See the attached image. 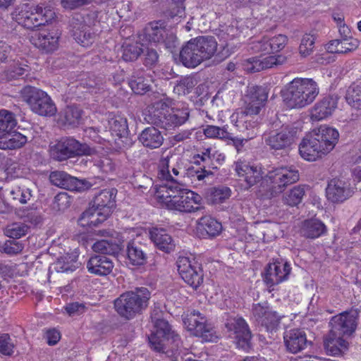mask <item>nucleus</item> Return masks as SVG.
Returning <instances> with one entry per match:
<instances>
[{
    "instance_id": "obj_1",
    "label": "nucleus",
    "mask_w": 361,
    "mask_h": 361,
    "mask_svg": "<svg viewBox=\"0 0 361 361\" xmlns=\"http://www.w3.org/2000/svg\"><path fill=\"white\" fill-rule=\"evenodd\" d=\"M288 42L284 35L271 36L267 32L250 37V54L258 56L250 58V72H259L264 69L283 64L286 57L283 55H270L281 51Z\"/></svg>"
},
{
    "instance_id": "obj_2",
    "label": "nucleus",
    "mask_w": 361,
    "mask_h": 361,
    "mask_svg": "<svg viewBox=\"0 0 361 361\" xmlns=\"http://www.w3.org/2000/svg\"><path fill=\"white\" fill-rule=\"evenodd\" d=\"M339 139L338 131L326 125H321L305 135L299 145L302 159L314 161L331 152Z\"/></svg>"
},
{
    "instance_id": "obj_3",
    "label": "nucleus",
    "mask_w": 361,
    "mask_h": 361,
    "mask_svg": "<svg viewBox=\"0 0 361 361\" xmlns=\"http://www.w3.org/2000/svg\"><path fill=\"white\" fill-rule=\"evenodd\" d=\"M182 183L161 185L155 197L168 209L183 213L195 212L200 209L202 197L193 191L183 188Z\"/></svg>"
},
{
    "instance_id": "obj_4",
    "label": "nucleus",
    "mask_w": 361,
    "mask_h": 361,
    "mask_svg": "<svg viewBox=\"0 0 361 361\" xmlns=\"http://www.w3.org/2000/svg\"><path fill=\"white\" fill-rule=\"evenodd\" d=\"M190 116L188 107L171 108L160 100L149 107L145 119L149 123L166 130H173L184 124Z\"/></svg>"
},
{
    "instance_id": "obj_5",
    "label": "nucleus",
    "mask_w": 361,
    "mask_h": 361,
    "mask_svg": "<svg viewBox=\"0 0 361 361\" xmlns=\"http://www.w3.org/2000/svg\"><path fill=\"white\" fill-rule=\"evenodd\" d=\"M216 49L217 42L214 37H198L183 46L179 59L184 66L195 68L202 61L211 59Z\"/></svg>"
},
{
    "instance_id": "obj_6",
    "label": "nucleus",
    "mask_w": 361,
    "mask_h": 361,
    "mask_svg": "<svg viewBox=\"0 0 361 361\" xmlns=\"http://www.w3.org/2000/svg\"><path fill=\"white\" fill-rule=\"evenodd\" d=\"M319 94L317 82L310 78H295L286 85L283 97L290 109H300L311 104Z\"/></svg>"
},
{
    "instance_id": "obj_7",
    "label": "nucleus",
    "mask_w": 361,
    "mask_h": 361,
    "mask_svg": "<svg viewBox=\"0 0 361 361\" xmlns=\"http://www.w3.org/2000/svg\"><path fill=\"white\" fill-rule=\"evenodd\" d=\"M151 293L147 288H137L121 294L114 301L117 313L126 319H131L147 309Z\"/></svg>"
},
{
    "instance_id": "obj_8",
    "label": "nucleus",
    "mask_w": 361,
    "mask_h": 361,
    "mask_svg": "<svg viewBox=\"0 0 361 361\" xmlns=\"http://www.w3.org/2000/svg\"><path fill=\"white\" fill-rule=\"evenodd\" d=\"M116 190L114 188L99 191L92 200V207L82 214L81 219L94 226L105 221L116 207Z\"/></svg>"
},
{
    "instance_id": "obj_9",
    "label": "nucleus",
    "mask_w": 361,
    "mask_h": 361,
    "mask_svg": "<svg viewBox=\"0 0 361 361\" xmlns=\"http://www.w3.org/2000/svg\"><path fill=\"white\" fill-rule=\"evenodd\" d=\"M154 312L152 314V322L154 324V329L149 336V343L151 348L156 352L166 354L167 347L171 344V347H178L181 343L179 336L171 330L169 322L157 317Z\"/></svg>"
},
{
    "instance_id": "obj_10",
    "label": "nucleus",
    "mask_w": 361,
    "mask_h": 361,
    "mask_svg": "<svg viewBox=\"0 0 361 361\" xmlns=\"http://www.w3.org/2000/svg\"><path fill=\"white\" fill-rule=\"evenodd\" d=\"M299 178V172L293 166H281L270 170L264 178L267 187L266 196L273 197L279 195Z\"/></svg>"
},
{
    "instance_id": "obj_11",
    "label": "nucleus",
    "mask_w": 361,
    "mask_h": 361,
    "mask_svg": "<svg viewBox=\"0 0 361 361\" xmlns=\"http://www.w3.org/2000/svg\"><path fill=\"white\" fill-rule=\"evenodd\" d=\"M22 99L35 114L42 116H52L57 111L51 97L44 91L32 86H25L21 91Z\"/></svg>"
},
{
    "instance_id": "obj_12",
    "label": "nucleus",
    "mask_w": 361,
    "mask_h": 361,
    "mask_svg": "<svg viewBox=\"0 0 361 361\" xmlns=\"http://www.w3.org/2000/svg\"><path fill=\"white\" fill-rule=\"evenodd\" d=\"M185 175L181 159L171 152L163 153L158 162L157 176L166 185L180 184Z\"/></svg>"
},
{
    "instance_id": "obj_13",
    "label": "nucleus",
    "mask_w": 361,
    "mask_h": 361,
    "mask_svg": "<svg viewBox=\"0 0 361 361\" xmlns=\"http://www.w3.org/2000/svg\"><path fill=\"white\" fill-rule=\"evenodd\" d=\"M187 330L206 342H215L218 338L216 331L212 324L199 311L188 312L183 317Z\"/></svg>"
},
{
    "instance_id": "obj_14",
    "label": "nucleus",
    "mask_w": 361,
    "mask_h": 361,
    "mask_svg": "<svg viewBox=\"0 0 361 361\" xmlns=\"http://www.w3.org/2000/svg\"><path fill=\"white\" fill-rule=\"evenodd\" d=\"M50 154L54 159L63 161L75 156L90 154L91 149L86 144L66 137H62L51 147Z\"/></svg>"
},
{
    "instance_id": "obj_15",
    "label": "nucleus",
    "mask_w": 361,
    "mask_h": 361,
    "mask_svg": "<svg viewBox=\"0 0 361 361\" xmlns=\"http://www.w3.org/2000/svg\"><path fill=\"white\" fill-rule=\"evenodd\" d=\"M176 264L178 273L185 283L193 288L201 284L203 275L200 265L194 258L180 256Z\"/></svg>"
},
{
    "instance_id": "obj_16",
    "label": "nucleus",
    "mask_w": 361,
    "mask_h": 361,
    "mask_svg": "<svg viewBox=\"0 0 361 361\" xmlns=\"http://www.w3.org/2000/svg\"><path fill=\"white\" fill-rule=\"evenodd\" d=\"M225 326L231 333L230 336H233L236 347L246 350L248 348V326L246 321L242 317H229Z\"/></svg>"
},
{
    "instance_id": "obj_17",
    "label": "nucleus",
    "mask_w": 361,
    "mask_h": 361,
    "mask_svg": "<svg viewBox=\"0 0 361 361\" xmlns=\"http://www.w3.org/2000/svg\"><path fill=\"white\" fill-rule=\"evenodd\" d=\"M49 179L53 185L71 191L83 192L92 186V184L87 180L78 179L64 171L51 172Z\"/></svg>"
},
{
    "instance_id": "obj_18",
    "label": "nucleus",
    "mask_w": 361,
    "mask_h": 361,
    "mask_svg": "<svg viewBox=\"0 0 361 361\" xmlns=\"http://www.w3.org/2000/svg\"><path fill=\"white\" fill-rule=\"evenodd\" d=\"M358 314L355 311H346L334 316L331 321L330 331L338 336H350L357 328Z\"/></svg>"
},
{
    "instance_id": "obj_19",
    "label": "nucleus",
    "mask_w": 361,
    "mask_h": 361,
    "mask_svg": "<svg viewBox=\"0 0 361 361\" xmlns=\"http://www.w3.org/2000/svg\"><path fill=\"white\" fill-rule=\"evenodd\" d=\"M353 188L348 180L334 178L329 181L326 188V197L334 203L343 202L353 194Z\"/></svg>"
},
{
    "instance_id": "obj_20",
    "label": "nucleus",
    "mask_w": 361,
    "mask_h": 361,
    "mask_svg": "<svg viewBox=\"0 0 361 361\" xmlns=\"http://www.w3.org/2000/svg\"><path fill=\"white\" fill-rule=\"evenodd\" d=\"M253 315L258 324H261L269 332L277 330L281 317L276 312L271 310L267 303L257 304L253 307Z\"/></svg>"
},
{
    "instance_id": "obj_21",
    "label": "nucleus",
    "mask_w": 361,
    "mask_h": 361,
    "mask_svg": "<svg viewBox=\"0 0 361 361\" xmlns=\"http://www.w3.org/2000/svg\"><path fill=\"white\" fill-rule=\"evenodd\" d=\"M59 38L60 34L56 30H42L34 32L30 41L37 48L45 52H51L58 48Z\"/></svg>"
},
{
    "instance_id": "obj_22",
    "label": "nucleus",
    "mask_w": 361,
    "mask_h": 361,
    "mask_svg": "<svg viewBox=\"0 0 361 361\" xmlns=\"http://www.w3.org/2000/svg\"><path fill=\"white\" fill-rule=\"evenodd\" d=\"M290 272V266L288 262L276 261L269 264L264 281L268 286H273L287 280Z\"/></svg>"
},
{
    "instance_id": "obj_23",
    "label": "nucleus",
    "mask_w": 361,
    "mask_h": 361,
    "mask_svg": "<svg viewBox=\"0 0 361 361\" xmlns=\"http://www.w3.org/2000/svg\"><path fill=\"white\" fill-rule=\"evenodd\" d=\"M337 96H329L317 102L310 111L312 121H319L331 116L338 104Z\"/></svg>"
},
{
    "instance_id": "obj_24",
    "label": "nucleus",
    "mask_w": 361,
    "mask_h": 361,
    "mask_svg": "<svg viewBox=\"0 0 361 361\" xmlns=\"http://www.w3.org/2000/svg\"><path fill=\"white\" fill-rule=\"evenodd\" d=\"M114 267L113 261L102 255L92 256L87 263V269L91 274L98 276H107Z\"/></svg>"
},
{
    "instance_id": "obj_25",
    "label": "nucleus",
    "mask_w": 361,
    "mask_h": 361,
    "mask_svg": "<svg viewBox=\"0 0 361 361\" xmlns=\"http://www.w3.org/2000/svg\"><path fill=\"white\" fill-rule=\"evenodd\" d=\"M284 342L288 351L297 353L303 350L307 343L304 331L298 329H290L284 334Z\"/></svg>"
},
{
    "instance_id": "obj_26",
    "label": "nucleus",
    "mask_w": 361,
    "mask_h": 361,
    "mask_svg": "<svg viewBox=\"0 0 361 361\" xmlns=\"http://www.w3.org/2000/svg\"><path fill=\"white\" fill-rule=\"evenodd\" d=\"M149 237L154 245L166 253L172 252L175 248L172 237L164 228H152L149 231Z\"/></svg>"
},
{
    "instance_id": "obj_27",
    "label": "nucleus",
    "mask_w": 361,
    "mask_h": 361,
    "mask_svg": "<svg viewBox=\"0 0 361 361\" xmlns=\"http://www.w3.org/2000/svg\"><path fill=\"white\" fill-rule=\"evenodd\" d=\"M27 142V137L22 133L12 130L0 134V149L13 150L23 147Z\"/></svg>"
},
{
    "instance_id": "obj_28",
    "label": "nucleus",
    "mask_w": 361,
    "mask_h": 361,
    "mask_svg": "<svg viewBox=\"0 0 361 361\" xmlns=\"http://www.w3.org/2000/svg\"><path fill=\"white\" fill-rule=\"evenodd\" d=\"M127 258L129 263L133 266H142L147 263V254L144 250V245L135 240L128 243Z\"/></svg>"
},
{
    "instance_id": "obj_29",
    "label": "nucleus",
    "mask_w": 361,
    "mask_h": 361,
    "mask_svg": "<svg viewBox=\"0 0 361 361\" xmlns=\"http://www.w3.org/2000/svg\"><path fill=\"white\" fill-rule=\"evenodd\" d=\"M360 42L355 38H341L330 41L326 46L329 52L347 54L357 49Z\"/></svg>"
},
{
    "instance_id": "obj_30",
    "label": "nucleus",
    "mask_w": 361,
    "mask_h": 361,
    "mask_svg": "<svg viewBox=\"0 0 361 361\" xmlns=\"http://www.w3.org/2000/svg\"><path fill=\"white\" fill-rule=\"evenodd\" d=\"M197 228L203 238H212L220 234L222 231V225L215 219L209 216H204L199 219Z\"/></svg>"
},
{
    "instance_id": "obj_31",
    "label": "nucleus",
    "mask_w": 361,
    "mask_h": 361,
    "mask_svg": "<svg viewBox=\"0 0 361 361\" xmlns=\"http://www.w3.org/2000/svg\"><path fill=\"white\" fill-rule=\"evenodd\" d=\"M343 336L330 331L324 339V348L328 354L338 355L348 349V343Z\"/></svg>"
},
{
    "instance_id": "obj_32",
    "label": "nucleus",
    "mask_w": 361,
    "mask_h": 361,
    "mask_svg": "<svg viewBox=\"0 0 361 361\" xmlns=\"http://www.w3.org/2000/svg\"><path fill=\"white\" fill-rule=\"evenodd\" d=\"M294 142L293 134L287 130L281 131L270 135L266 139V143L271 148L276 150L285 149L288 148Z\"/></svg>"
},
{
    "instance_id": "obj_33",
    "label": "nucleus",
    "mask_w": 361,
    "mask_h": 361,
    "mask_svg": "<svg viewBox=\"0 0 361 361\" xmlns=\"http://www.w3.org/2000/svg\"><path fill=\"white\" fill-rule=\"evenodd\" d=\"M138 138L145 147L150 149L159 147L164 142L161 132L154 127H148L144 129Z\"/></svg>"
},
{
    "instance_id": "obj_34",
    "label": "nucleus",
    "mask_w": 361,
    "mask_h": 361,
    "mask_svg": "<svg viewBox=\"0 0 361 361\" xmlns=\"http://www.w3.org/2000/svg\"><path fill=\"white\" fill-rule=\"evenodd\" d=\"M300 232L307 238H317L326 232V226L319 219H307L302 222Z\"/></svg>"
},
{
    "instance_id": "obj_35",
    "label": "nucleus",
    "mask_w": 361,
    "mask_h": 361,
    "mask_svg": "<svg viewBox=\"0 0 361 361\" xmlns=\"http://www.w3.org/2000/svg\"><path fill=\"white\" fill-rule=\"evenodd\" d=\"M7 190L12 200L20 204H27L35 198L33 190L25 184L14 185Z\"/></svg>"
},
{
    "instance_id": "obj_36",
    "label": "nucleus",
    "mask_w": 361,
    "mask_h": 361,
    "mask_svg": "<svg viewBox=\"0 0 361 361\" xmlns=\"http://www.w3.org/2000/svg\"><path fill=\"white\" fill-rule=\"evenodd\" d=\"M268 98L266 89L262 87H255L250 94V116L259 113Z\"/></svg>"
},
{
    "instance_id": "obj_37",
    "label": "nucleus",
    "mask_w": 361,
    "mask_h": 361,
    "mask_svg": "<svg viewBox=\"0 0 361 361\" xmlns=\"http://www.w3.org/2000/svg\"><path fill=\"white\" fill-rule=\"evenodd\" d=\"M185 174L190 179L193 187L197 188H202L209 184L214 176L211 171L205 169H195L193 167L189 168Z\"/></svg>"
},
{
    "instance_id": "obj_38",
    "label": "nucleus",
    "mask_w": 361,
    "mask_h": 361,
    "mask_svg": "<svg viewBox=\"0 0 361 361\" xmlns=\"http://www.w3.org/2000/svg\"><path fill=\"white\" fill-rule=\"evenodd\" d=\"M32 12V5L28 4L23 5L16 16V22L27 29L32 30L37 27V21L39 20L34 16Z\"/></svg>"
},
{
    "instance_id": "obj_39",
    "label": "nucleus",
    "mask_w": 361,
    "mask_h": 361,
    "mask_svg": "<svg viewBox=\"0 0 361 361\" xmlns=\"http://www.w3.org/2000/svg\"><path fill=\"white\" fill-rule=\"evenodd\" d=\"M305 192V185H295L283 194L281 197L282 202L291 207H297L302 202Z\"/></svg>"
},
{
    "instance_id": "obj_40",
    "label": "nucleus",
    "mask_w": 361,
    "mask_h": 361,
    "mask_svg": "<svg viewBox=\"0 0 361 361\" xmlns=\"http://www.w3.org/2000/svg\"><path fill=\"white\" fill-rule=\"evenodd\" d=\"M82 110L76 106H68L60 114L59 121L66 126L75 127L82 118Z\"/></svg>"
},
{
    "instance_id": "obj_41",
    "label": "nucleus",
    "mask_w": 361,
    "mask_h": 361,
    "mask_svg": "<svg viewBox=\"0 0 361 361\" xmlns=\"http://www.w3.org/2000/svg\"><path fill=\"white\" fill-rule=\"evenodd\" d=\"M32 6L34 16L39 20L37 21L38 27L48 24L54 18L55 12L51 6L47 4L40 3L37 5L32 4Z\"/></svg>"
},
{
    "instance_id": "obj_42",
    "label": "nucleus",
    "mask_w": 361,
    "mask_h": 361,
    "mask_svg": "<svg viewBox=\"0 0 361 361\" xmlns=\"http://www.w3.org/2000/svg\"><path fill=\"white\" fill-rule=\"evenodd\" d=\"M95 252L104 255H116L121 250V245L115 239L101 240L94 243L92 245Z\"/></svg>"
},
{
    "instance_id": "obj_43",
    "label": "nucleus",
    "mask_w": 361,
    "mask_h": 361,
    "mask_svg": "<svg viewBox=\"0 0 361 361\" xmlns=\"http://www.w3.org/2000/svg\"><path fill=\"white\" fill-rule=\"evenodd\" d=\"M77 259L75 255H66L58 259L51 269L58 273L73 272L78 267Z\"/></svg>"
},
{
    "instance_id": "obj_44",
    "label": "nucleus",
    "mask_w": 361,
    "mask_h": 361,
    "mask_svg": "<svg viewBox=\"0 0 361 361\" xmlns=\"http://www.w3.org/2000/svg\"><path fill=\"white\" fill-rule=\"evenodd\" d=\"M166 30L159 23H152L145 28V38L151 44H160L166 36Z\"/></svg>"
},
{
    "instance_id": "obj_45",
    "label": "nucleus",
    "mask_w": 361,
    "mask_h": 361,
    "mask_svg": "<svg viewBox=\"0 0 361 361\" xmlns=\"http://www.w3.org/2000/svg\"><path fill=\"white\" fill-rule=\"evenodd\" d=\"M73 36L78 43L82 47H88L92 44L95 37L90 27L86 25H80L78 27H74Z\"/></svg>"
},
{
    "instance_id": "obj_46",
    "label": "nucleus",
    "mask_w": 361,
    "mask_h": 361,
    "mask_svg": "<svg viewBox=\"0 0 361 361\" xmlns=\"http://www.w3.org/2000/svg\"><path fill=\"white\" fill-rule=\"evenodd\" d=\"M181 344L178 347H171V349L166 350V355L171 359L172 361H202L196 359V356L190 353L188 349L183 348Z\"/></svg>"
},
{
    "instance_id": "obj_47",
    "label": "nucleus",
    "mask_w": 361,
    "mask_h": 361,
    "mask_svg": "<svg viewBox=\"0 0 361 361\" xmlns=\"http://www.w3.org/2000/svg\"><path fill=\"white\" fill-rule=\"evenodd\" d=\"M109 130L114 136L122 137L128 134V123L126 118L116 116L109 120Z\"/></svg>"
},
{
    "instance_id": "obj_48",
    "label": "nucleus",
    "mask_w": 361,
    "mask_h": 361,
    "mask_svg": "<svg viewBox=\"0 0 361 361\" xmlns=\"http://www.w3.org/2000/svg\"><path fill=\"white\" fill-rule=\"evenodd\" d=\"M231 190L226 186L212 188L207 194V199L212 204H219L231 196Z\"/></svg>"
},
{
    "instance_id": "obj_49",
    "label": "nucleus",
    "mask_w": 361,
    "mask_h": 361,
    "mask_svg": "<svg viewBox=\"0 0 361 361\" xmlns=\"http://www.w3.org/2000/svg\"><path fill=\"white\" fill-rule=\"evenodd\" d=\"M204 135L208 138L227 140L231 137V133L228 131V126L219 127L213 125H207L203 129Z\"/></svg>"
},
{
    "instance_id": "obj_50",
    "label": "nucleus",
    "mask_w": 361,
    "mask_h": 361,
    "mask_svg": "<svg viewBox=\"0 0 361 361\" xmlns=\"http://www.w3.org/2000/svg\"><path fill=\"white\" fill-rule=\"evenodd\" d=\"M231 118L239 131L247 130L248 129V107L245 106L236 110Z\"/></svg>"
},
{
    "instance_id": "obj_51",
    "label": "nucleus",
    "mask_w": 361,
    "mask_h": 361,
    "mask_svg": "<svg viewBox=\"0 0 361 361\" xmlns=\"http://www.w3.org/2000/svg\"><path fill=\"white\" fill-rule=\"evenodd\" d=\"M345 99L350 106L361 109V83L351 85L347 90Z\"/></svg>"
},
{
    "instance_id": "obj_52",
    "label": "nucleus",
    "mask_w": 361,
    "mask_h": 361,
    "mask_svg": "<svg viewBox=\"0 0 361 361\" xmlns=\"http://www.w3.org/2000/svg\"><path fill=\"white\" fill-rule=\"evenodd\" d=\"M30 227L25 223L15 222L8 224L4 229V234L8 238L18 239L25 236L29 231Z\"/></svg>"
},
{
    "instance_id": "obj_53",
    "label": "nucleus",
    "mask_w": 361,
    "mask_h": 361,
    "mask_svg": "<svg viewBox=\"0 0 361 361\" xmlns=\"http://www.w3.org/2000/svg\"><path fill=\"white\" fill-rule=\"evenodd\" d=\"M16 125L17 121L12 112L6 109L0 110V134L13 130Z\"/></svg>"
},
{
    "instance_id": "obj_54",
    "label": "nucleus",
    "mask_w": 361,
    "mask_h": 361,
    "mask_svg": "<svg viewBox=\"0 0 361 361\" xmlns=\"http://www.w3.org/2000/svg\"><path fill=\"white\" fill-rule=\"evenodd\" d=\"M122 58L125 61H133L143 51L141 44L137 42L124 43L123 45Z\"/></svg>"
},
{
    "instance_id": "obj_55",
    "label": "nucleus",
    "mask_w": 361,
    "mask_h": 361,
    "mask_svg": "<svg viewBox=\"0 0 361 361\" xmlns=\"http://www.w3.org/2000/svg\"><path fill=\"white\" fill-rule=\"evenodd\" d=\"M17 216L24 221L37 225L41 222V217L36 209L32 207H23L17 210Z\"/></svg>"
},
{
    "instance_id": "obj_56",
    "label": "nucleus",
    "mask_w": 361,
    "mask_h": 361,
    "mask_svg": "<svg viewBox=\"0 0 361 361\" xmlns=\"http://www.w3.org/2000/svg\"><path fill=\"white\" fill-rule=\"evenodd\" d=\"M197 81L192 77H187L181 79L174 87L173 90L179 95H185L190 93Z\"/></svg>"
},
{
    "instance_id": "obj_57",
    "label": "nucleus",
    "mask_w": 361,
    "mask_h": 361,
    "mask_svg": "<svg viewBox=\"0 0 361 361\" xmlns=\"http://www.w3.org/2000/svg\"><path fill=\"white\" fill-rule=\"evenodd\" d=\"M129 86L135 94H143L149 90L148 80L143 77L133 76L129 81Z\"/></svg>"
},
{
    "instance_id": "obj_58",
    "label": "nucleus",
    "mask_w": 361,
    "mask_h": 361,
    "mask_svg": "<svg viewBox=\"0 0 361 361\" xmlns=\"http://www.w3.org/2000/svg\"><path fill=\"white\" fill-rule=\"evenodd\" d=\"M234 171L240 180L248 183V159L246 157H240L235 161Z\"/></svg>"
},
{
    "instance_id": "obj_59",
    "label": "nucleus",
    "mask_w": 361,
    "mask_h": 361,
    "mask_svg": "<svg viewBox=\"0 0 361 361\" xmlns=\"http://www.w3.org/2000/svg\"><path fill=\"white\" fill-rule=\"evenodd\" d=\"M28 66L19 61H13L6 71L8 80L16 79L27 71Z\"/></svg>"
},
{
    "instance_id": "obj_60",
    "label": "nucleus",
    "mask_w": 361,
    "mask_h": 361,
    "mask_svg": "<svg viewBox=\"0 0 361 361\" xmlns=\"http://www.w3.org/2000/svg\"><path fill=\"white\" fill-rule=\"evenodd\" d=\"M314 37L310 34L303 35L299 46V53L302 56H309L313 51Z\"/></svg>"
},
{
    "instance_id": "obj_61",
    "label": "nucleus",
    "mask_w": 361,
    "mask_h": 361,
    "mask_svg": "<svg viewBox=\"0 0 361 361\" xmlns=\"http://www.w3.org/2000/svg\"><path fill=\"white\" fill-rule=\"evenodd\" d=\"M14 345L8 334H0V353L11 355L13 353Z\"/></svg>"
},
{
    "instance_id": "obj_62",
    "label": "nucleus",
    "mask_w": 361,
    "mask_h": 361,
    "mask_svg": "<svg viewBox=\"0 0 361 361\" xmlns=\"http://www.w3.org/2000/svg\"><path fill=\"white\" fill-rule=\"evenodd\" d=\"M24 248L23 243L16 241L14 239L7 240L3 247L5 253L8 255H15L20 252Z\"/></svg>"
},
{
    "instance_id": "obj_63",
    "label": "nucleus",
    "mask_w": 361,
    "mask_h": 361,
    "mask_svg": "<svg viewBox=\"0 0 361 361\" xmlns=\"http://www.w3.org/2000/svg\"><path fill=\"white\" fill-rule=\"evenodd\" d=\"M264 178L261 166H250V187L260 181H262L261 185L265 183Z\"/></svg>"
},
{
    "instance_id": "obj_64",
    "label": "nucleus",
    "mask_w": 361,
    "mask_h": 361,
    "mask_svg": "<svg viewBox=\"0 0 361 361\" xmlns=\"http://www.w3.org/2000/svg\"><path fill=\"white\" fill-rule=\"evenodd\" d=\"M64 309L69 316L73 317L82 314L85 310V307L82 303L72 302L67 304Z\"/></svg>"
}]
</instances>
